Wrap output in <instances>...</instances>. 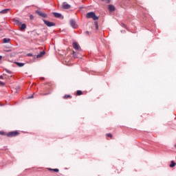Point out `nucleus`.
I'll use <instances>...</instances> for the list:
<instances>
[{
    "instance_id": "1",
    "label": "nucleus",
    "mask_w": 176,
    "mask_h": 176,
    "mask_svg": "<svg viewBox=\"0 0 176 176\" xmlns=\"http://www.w3.org/2000/svg\"><path fill=\"white\" fill-rule=\"evenodd\" d=\"M20 133L17 131H10L6 134L7 137H9L10 138H12V137H17V135H19Z\"/></svg>"
},
{
    "instance_id": "2",
    "label": "nucleus",
    "mask_w": 176,
    "mask_h": 176,
    "mask_svg": "<svg viewBox=\"0 0 176 176\" xmlns=\"http://www.w3.org/2000/svg\"><path fill=\"white\" fill-rule=\"evenodd\" d=\"M87 19H93V20H97L98 16H96V13L94 12H88L86 16Z\"/></svg>"
},
{
    "instance_id": "3",
    "label": "nucleus",
    "mask_w": 176,
    "mask_h": 176,
    "mask_svg": "<svg viewBox=\"0 0 176 176\" xmlns=\"http://www.w3.org/2000/svg\"><path fill=\"white\" fill-rule=\"evenodd\" d=\"M15 23L17 24L20 27L21 31H24V30H25V28H27V25H25V23L22 24L21 22H20V21H19V20H16Z\"/></svg>"
},
{
    "instance_id": "4",
    "label": "nucleus",
    "mask_w": 176,
    "mask_h": 176,
    "mask_svg": "<svg viewBox=\"0 0 176 176\" xmlns=\"http://www.w3.org/2000/svg\"><path fill=\"white\" fill-rule=\"evenodd\" d=\"M44 24H45V25H47V27H54V25H56V23H53V22H50L49 21H46L45 19L43 20Z\"/></svg>"
},
{
    "instance_id": "5",
    "label": "nucleus",
    "mask_w": 176,
    "mask_h": 176,
    "mask_svg": "<svg viewBox=\"0 0 176 176\" xmlns=\"http://www.w3.org/2000/svg\"><path fill=\"white\" fill-rule=\"evenodd\" d=\"M36 13L38 14L41 17H43L44 19H46L47 17V15L45 12H42L41 11H36Z\"/></svg>"
},
{
    "instance_id": "6",
    "label": "nucleus",
    "mask_w": 176,
    "mask_h": 176,
    "mask_svg": "<svg viewBox=\"0 0 176 176\" xmlns=\"http://www.w3.org/2000/svg\"><path fill=\"white\" fill-rule=\"evenodd\" d=\"M70 25L73 28H76V22L74 19L70 20Z\"/></svg>"
},
{
    "instance_id": "7",
    "label": "nucleus",
    "mask_w": 176,
    "mask_h": 176,
    "mask_svg": "<svg viewBox=\"0 0 176 176\" xmlns=\"http://www.w3.org/2000/svg\"><path fill=\"white\" fill-rule=\"evenodd\" d=\"M73 47L75 49V50H79V44H78L76 42L73 43Z\"/></svg>"
},
{
    "instance_id": "8",
    "label": "nucleus",
    "mask_w": 176,
    "mask_h": 176,
    "mask_svg": "<svg viewBox=\"0 0 176 176\" xmlns=\"http://www.w3.org/2000/svg\"><path fill=\"white\" fill-rule=\"evenodd\" d=\"M62 8L63 9H70L71 8V6L69 4L63 3V6H62Z\"/></svg>"
},
{
    "instance_id": "9",
    "label": "nucleus",
    "mask_w": 176,
    "mask_h": 176,
    "mask_svg": "<svg viewBox=\"0 0 176 176\" xmlns=\"http://www.w3.org/2000/svg\"><path fill=\"white\" fill-rule=\"evenodd\" d=\"M45 51L41 52L39 54L36 56L37 58H41V57H43L45 56Z\"/></svg>"
},
{
    "instance_id": "10",
    "label": "nucleus",
    "mask_w": 176,
    "mask_h": 176,
    "mask_svg": "<svg viewBox=\"0 0 176 176\" xmlns=\"http://www.w3.org/2000/svg\"><path fill=\"white\" fill-rule=\"evenodd\" d=\"M53 14L56 19H60V17H61V14L60 13L53 12Z\"/></svg>"
},
{
    "instance_id": "11",
    "label": "nucleus",
    "mask_w": 176,
    "mask_h": 176,
    "mask_svg": "<svg viewBox=\"0 0 176 176\" xmlns=\"http://www.w3.org/2000/svg\"><path fill=\"white\" fill-rule=\"evenodd\" d=\"M109 10H110V12L115 11V6H113V5H109Z\"/></svg>"
},
{
    "instance_id": "12",
    "label": "nucleus",
    "mask_w": 176,
    "mask_h": 176,
    "mask_svg": "<svg viewBox=\"0 0 176 176\" xmlns=\"http://www.w3.org/2000/svg\"><path fill=\"white\" fill-rule=\"evenodd\" d=\"M3 43H9V42H10V38H3Z\"/></svg>"
},
{
    "instance_id": "13",
    "label": "nucleus",
    "mask_w": 176,
    "mask_h": 176,
    "mask_svg": "<svg viewBox=\"0 0 176 176\" xmlns=\"http://www.w3.org/2000/svg\"><path fill=\"white\" fill-rule=\"evenodd\" d=\"M63 98H64L65 100H67V99H68V98H72V96H71L70 95H65V96H63Z\"/></svg>"
},
{
    "instance_id": "14",
    "label": "nucleus",
    "mask_w": 176,
    "mask_h": 176,
    "mask_svg": "<svg viewBox=\"0 0 176 176\" xmlns=\"http://www.w3.org/2000/svg\"><path fill=\"white\" fill-rule=\"evenodd\" d=\"M82 94H83V92H82V91L78 90L76 91V96H82Z\"/></svg>"
},
{
    "instance_id": "15",
    "label": "nucleus",
    "mask_w": 176,
    "mask_h": 176,
    "mask_svg": "<svg viewBox=\"0 0 176 176\" xmlns=\"http://www.w3.org/2000/svg\"><path fill=\"white\" fill-rule=\"evenodd\" d=\"M8 12H9V9H5V10H1L0 12V13L5 14V13H8Z\"/></svg>"
},
{
    "instance_id": "16",
    "label": "nucleus",
    "mask_w": 176,
    "mask_h": 176,
    "mask_svg": "<svg viewBox=\"0 0 176 176\" xmlns=\"http://www.w3.org/2000/svg\"><path fill=\"white\" fill-rule=\"evenodd\" d=\"M175 162H174V161H172L170 164V167L173 168V167H175Z\"/></svg>"
},
{
    "instance_id": "17",
    "label": "nucleus",
    "mask_w": 176,
    "mask_h": 176,
    "mask_svg": "<svg viewBox=\"0 0 176 176\" xmlns=\"http://www.w3.org/2000/svg\"><path fill=\"white\" fill-rule=\"evenodd\" d=\"M48 170H50V171H54L55 173H58L59 171L58 168H55V169L49 168Z\"/></svg>"
},
{
    "instance_id": "18",
    "label": "nucleus",
    "mask_w": 176,
    "mask_h": 176,
    "mask_svg": "<svg viewBox=\"0 0 176 176\" xmlns=\"http://www.w3.org/2000/svg\"><path fill=\"white\" fill-rule=\"evenodd\" d=\"M73 57H74V58H78V53L73 52Z\"/></svg>"
},
{
    "instance_id": "19",
    "label": "nucleus",
    "mask_w": 176,
    "mask_h": 176,
    "mask_svg": "<svg viewBox=\"0 0 176 176\" xmlns=\"http://www.w3.org/2000/svg\"><path fill=\"white\" fill-rule=\"evenodd\" d=\"M16 64L18 65V67H24V63H16Z\"/></svg>"
},
{
    "instance_id": "20",
    "label": "nucleus",
    "mask_w": 176,
    "mask_h": 176,
    "mask_svg": "<svg viewBox=\"0 0 176 176\" xmlns=\"http://www.w3.org/2000/svg\"><path fill=\"white\" fill-rule=\"evenodd\" d=\"M6 135L5 132H3V131H0V135Z\"/></svg>"
},
{
    "instance_id": "21",
    "label": "nucleus",
    "mask_w": 176,
    "mask_h": 176,
    "mask_svg": "<svg viewBox=\"0 0 176 176\" xmlns=\"http://www.w3.org/2000/svg\"><path fill=\"white\" fill-rule=\"evenodd\" d=\"M107 137H109V138H112V135L111 133H108L107 134Z\"/></svg>"
},
{
    "instance_id": "22",
    "label": "nucleus",
    "mask_w": 176,
    "mask_h": 176,
    "mask_svg": "<svg viewBox=\"0 0 176 176\" xmlns=\"http://www.w3.org/2000/svg\"><path fill=\"white\" fill-rule=\"evenodd\" d=\"M6 72L8 74H12V72H11L10 70L6 69Z\"/></svg>"
},
{
    "instance_id": "23",
    "label": "nucleus",
    "mask_w": 176,
    "mask_h": 176,
    "mask_svg": "<svg viewBox=\"0 0 176 176\" xmlns=\"http://www.w3.org/2000/svg\"><path fill=\"white\" fill-rule=\"evenodd\" d=\"M0 86H5V83L0 81Z\"/></svg>"
},
{
    "instance_id": "24",
    "label": "nucleus",
    "mask_w": 176,
    "mask_h": 176,
    "mask_svg": "<svg viewBox=\"0 0 176 176\" xmlns=\"http://www.w3.org/2000/svg\"><path fill=\"white\" fill-rule=\"evenodd\" d=\"M30 20H34V16L32 15H30Z\"/></svg>"
},
{
    "instance_id": "25",
    "label": "nucleus",
    "mask_w": 176,
    "mask_h": 176,
    "mask_svg": "<svg viewBox=\"0 0 176 176\" xmlns=\"http://www.w3.org/2000/svg\"><path fill=\"white\" fill-rule=\"evenodd\" d=\"M85 34H86V35H90V32H89V31H87V32H85Z\"/></svg>"
},
{
    "instance_id": "26",
    "label": "nucleus",
    "mask_w": 176,
    "mask_h": 176,
    "mask_svg": "<svg viewBox=\"0 0 176 176\" xmlns=\"http://www.w3.org/2000/svg\"><path fill=\"white\" fill-rule=\"evenodd\" d=\"M28 56H32V54H28Z\"/></svg>"
},
{
    "instance_id": "27",
    "label": "nucleus",
    "mask_w": 176,
    "mask_h": 176,
    "mask_svg": "<svg viewBox=\"0 0 176 176\" xmlns=\"http://www.w3.org/2000/svg\"><path fill=\"white\" fill-rule=\"evenodd\" d=\"M96 28H98V25L97 24V22H96Z\"/></svg>"
},
{
    "instance_id": "28",
    "label": "nucleus",
    "mask_w": 176,
    "mask_h": 176,
    "mask_svg": "<svg viewBox=\"0 0 176 176\" xmlns=\"http://www.w3.org/2000/svg\"><path fill=\"white\" fill-rule=\"evenodd\" d=\"M0 60H2V56H0Z\"/></svg>"
},
{
    "instance_id": "29",
    "label": "nucleus",
    "mask_w": 176,
    "mask_h": 176,
    "mask_svg": "<svg viewBox=\"0 0 176 176\" xmlns=\"http://www.w3.org/2000/svg\"><path fill=\"white\" fill-rule=\"evenodd\" d=\"M2 78H3L2 76H0V79H2Z\"/></svg>"
},
{
    "instance_id": "30",
    "label": "nucleus",
    "mask_w": 176,
    "mask_h": 176,
    "mask_svg": "<svg viewBox=\"0 0 176 176\" xmlns=\"http://www.w3.org/2000/svg\"><path fill=\"white\" fill-rule=\"evenodd\" d=\"M46 95H47V94H43V96H46Z\"/></svg>"
},
{
    "instance_id": "31",
    "label": "nucleus",
    "mask_w": 176,
    "mask_h": 176,
    "mask_svg": "<svg viewBox=\"0 0 176 176\" xmlns=\"http://www.w3.org/2000/svg\"><path fill=\"white\" fill-rule=\"evenodd\" d=\"M33 97H34V96H32V97H30V98H33Z\"/></svg>"
},
{
    "instance_id": "32",
    "label": "nucleus",
    "mask_w": 176,
    "mask_h": 176,
    "mask_svg": "<svg viewBox=\"0 0 176 176\" xmlns=\"http://www.w3.org/2000/svg\"><path fill=\"white\" fill-rule=\"evenodd\" d=\"M41 79H43V78H41Z\"/></svg>"
}]
</instances>
